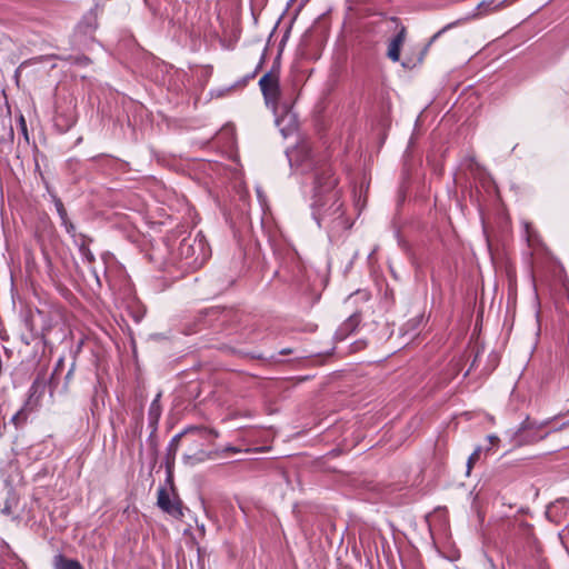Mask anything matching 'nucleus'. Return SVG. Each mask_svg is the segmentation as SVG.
I'll list each match as a JSON object with an SVG mask.
<instances>
[{"instance_id": "f257e3e1", "label": "nucleus", "mask_w": 569, "mask_h": 569, "mask_svg": "<svg viewBox=\"0 0 569 569\" xmlns=\"http://www.w3.org/2000/svg\"><path fill=\"white\" fill-rule=\"evenodd\" d=\"M338 180L331 168L321 169L315 179L313 218L319 227L325 228L330 237L350 228L345 217L343 204L336 190Z\"/></svg>"}, {"instance_id": "f03ea898", "label": "nucleus", "mask_w": 569, "mask_h": 569, "mask_svg": "<svg viewBox=\"0 0 569 569\" xmlns=\"http://www.w3.org/2000/svg\"><path fill=\"white\" fill-rule=\"evenodd\" d=\"M179 256L190 268L201 267L210 256L204 237L199 232L196 237L184 238L178 248Z\"/></svg>"}, {"instance_id": "7ed1b4c3", "label": "nucleus", "mask_w": 569, "mask_h": 569, "mask_svg": "<svg viewBox=\"0 0 569 569\" xmlns=\"http://www.w3.org/2000/svg\"><path fill=\"white\" fill-rule=\"evenodd\" d=\"M259 87L266 104L272 108L276 113L281 96L279 72L273 68L269 72L264 73L259 80Z\"/></svg>"}, {"instance_id": "20e7f679", "label": "nucleus", "mask_w": 569, "mask_h": 569, "mask_svg": "<svg viewBox=\"0 0 569 569\" xmlns=\"http://www.w3.org/2000/svg\"><path fill=\"white\" fill-rule=\"evenodd\" d=\"M507 2L508 0H483L481 1L478 6H477V12L473 13L472 16L470 17H467L465 18V20H468L470 18H478V17H483V16H487L489 13H492L499 9H502L507 6ZM461 21H463V19L461 20H457V21H453V22H450L448 24H446L442 29H440L433 37H432V40L437 39L438 37H440L442 33H445L447 30L458 26Z\"/></svg>"}, {"instance_id": "39448f33", "label": "nucleus", "mask_w": 569, "mask_h": 569, "mask_svg": "<svg viewBox=\"0 0 569 569\" xmlns=\"http://www.w3.org/2000/svg\"><path fill=\"white\" fill-rule=\"evenodd\" d=\"M157 505L162 511L167 512L173 518L180 519L183 517L180 499L177 497L171 499L168 490L163 487L158 489Z\"/></svg>"}, {"instance_id": "423d86ee", "label": "nucleus", "mask_w": 569, "mask_h": 569, "mask_svg": "<svg viewBox=\"0 0 569 569\" xmlns=\"http://www.w3.org/2000/svg\"><path fill=\"white\" fill-rule=\"evenodd\" d=\"M47 388V381L44 377L38 376L30 389H29V396L26 401L27 407L37 409L40 406L41 398L43 397Z\"/></svg>"}, {"instance_id": "0eeeda50", "label": "nucleus", "mask_w": 569, "mask_h": 569, "mask_svg": "<svg viewBox=\"0 0 569 569\" xmlns=\"http://www.w3.org/2000/svg\"><path fill=\"white\" fill-rule=\"evenodd\" d=\"M276 124L283 137H288L297 130L296 117L290 111H286L282 117L277 118Z\"/></svg>"}, {"instance_id": "6e6552de", "label": "nucleus", "mask_w": 569, "mask_h": 569, "mask_svg": "<svg viewBox=\"0 0 569 569\" xmlns=\"http://www.w3.org/2000/svg\"><path fill=\"white\" fill-rule=\"evenodd\" d=\"M406 29L402 27L401 30L391 39L388 46L387 56L393 62L400 59V49L405 42Z\"/></svg>"}, {"instance_id": "1a4fd4ad", "label": "nucleus", "mask_w": 569, "mask_h": 569, "mask_svg": "<svg viewBox=\"0 0 569 569\" xmlns=\"http://www.w3.org/2000/svg\"><path fill=\"white\" fill-rule=\"evenodd\" d=\"M53 567L54 569H83L78 560L66 558L61 553L54 556Z\"/></svg>"}, {"instance_id": "9d476101", "label": "nucleus", "mask_w": 569, "mask_h": 569, "mask_svg": "<svg viewBox=\"0 0 569 569\" xmlns=\"http://www.w3.org/2000/svg\"><path fill=\"white\" fill-rule=\"evenodd\" d=\"M361 322L360 313H352L339 328L338 333L342 337L353 332Z\"/></svg>"}, {"instance_id": "9b49d317", "label": "nucleus", "mask_w": 569, "mask_h": 569, "mask_svg": "<svg viewBox=\"0 0 569 569\" xmlns=\"http://www.w3.org/2000/svg\"><path fill=\"white\" fill-rule=\"evenodd\" d=\"M161 392H159L149 407L148 418L151 425H157L161 416L160 406Z\"/></svg>"}, {"instance_id": "f8f14e48", "label": "nucleus", "mask_w": 569, "mask_h": 569, "mask_svg": "<svg viewBox=\"0 0 569 569\" xmlns=\"http://www.w3.org/2000/svg\"><path fill=\"white\" fill-rule=\"evenodd\" d=\"M33 410V408L27 407V403L24 402L23 407L12 416L11 422L16 426V428L23 426L28 420L29 413Z\"/></svg>"}, {"instance_id": "ddd939ff", "label": "nucleus", "mask_w": 569, "mask_h": 569, "mask_svg": "<svg viewBox=\"0 0 569 569\" xmlns=\"http://www.w3.org/2000/svg\"><path fill=\"white\" fill-rule=\"evenodd\" d=\"M36 315L41 317V318H44L43 312L37 309L36 313L30 312L29 316H27L26 319H24L26 326L30 330V332L32 333L33 337H38L39 336L38 331L34 328V323H33Z\"/></svg>"}, {"instance_id": "4468645a", "label": "nucleus", "mask_w": 569, "mask_h": 569, "mask_svg": "<svg viewBox=\"0 0 569 569\" xmlns=\"http://www.w3.org/2000/svg\"><path fill=\"white\" fill-rule=\"evenodd\" d=\"M52 198H53V202H54V207L57 209V212H58V214H59V217L61 219V222H66V220L69 219V218H68L67 210H66L61 199L58 198L57 196H53Z\"/></svg>"}, {"instance_id": "2eb2a0df", "label": "nucleus", "mask_w": 569, "mask_h": 569, "mask_svg": "<svg viewBox=\"0 0 569 569\" xmlns=\"http://www.w3.org/2000/svg\"><path fill=\"white\" fill-rule=\"evenodd\" d=\"M181 437H182V433H178V435H176L171 439V441H170V443L168 445V448H167V450H168V458L172 457V459H174V456H176V452L178 450V445H179V441H180Z\"/></svg>"}, {"instance_id": "dca6fc26", "label": "nucleus", "mask_w": 569, "mask_h": 569, "mask_svg": "<svg viewBox=\"0 0 569 569\" xmlns=\"http://www.w3.org/2000/svg\"><path fill=\"white\" fill-rule=\"evenodd\" d=\"M89 246L90 244H87V246L80 248L79 252L84 261H87L88 263H92V262H94L96 258H94L93 253L91 252Z\"/></svg>"}, {"instance_id": "f3484780", "label": "nucleus", "mask_w": 569, "mask_h": 569, "mask_svg": "<svg viewBox=\"0 0 569 569\" xmlns=\"http://www.w3.org/2000/svg\"><path fill=\"white\" fill-rule=\"evenodd\" d=\"M73 242L78 249H80L87 244H90L91 239L83 233H79L76 238H73Z\"/></svg>"}, {"instance_id": "a211bd4d", "label": "nucleus", "mask_w": 569, "mask_h": 569, "mask_svg": "<svg viewBox=\"0 0 569 569\" xmlns=\"http://www.w3.org/2000/svg\"><path fill=\"white\" fill-rule=\"evenodd\" d=\"M533 428H535V425L527 419L526 421L522 422L521 427L519 428L518 436L520 438H526L527 437L526 433L530 429H533Z\"/></svg>"}, {"instance_id": "6ab92c4d", "label": "nucleus", "mask_w": 569, "mask_h": 569, "mask_svg": "<svg viewBox=\"0 0 569 569\" xmlns=\"http://www.w3.org/2000/svg\"><path fill=\"white\" fill-rule=\"evenodd\" d=\"M62 226L64 227L66 231L68 234H70L73 238H76L79 233L76 231V227L74 224L69 220L67 219L66 222H61Z\"/></svg>"}, {"instance_id": "aec40b11", "label": "nucleus", "mask_w": 569, "mask_h": 569, "mask_svg": "<svg viewBox=\"0 0 569 569\" xmlns=\"http://www.w3.org/2000/svg\"><path fill=\"white\" fill-rule=\"evenodd\" d=\"M62 363H63V359H59V361H58V363H57V366H56V368H54V370H53V372H52V375L50 377L49 383H50V395L51 396H52V392H53V390H52V388H53L52 387L53 380H54L56 376L58 375L59 368L62 366Z\"/></svg>"}, {"instance_id": "412c9836", "label": "nucleus", "mask_w": 569, "mask_h": 569, "mask_svg": "<svg viewBox=\"0 0 569 569\" xmlns=\"http://www.w3.org/2000/svg\"><path fill=\"white\" fill-rule=\"evenodd\" d=\"M480 448L476 449L468 459V469L471 468V465L479 458Z\"/></svg>"}, {"instance_id": "4be33fe9", "label": "nucleus", "mask_w": 569, "mask_h": 569, "mask_svg": "<svg viewBox=\"0 0 569 569\" xmlns=\"http://www.w3.org/2000/svg\"><path fill=\"white\" fill-rule=\"evenodd\" d=\"M261 64H262V60L258 63L256 69L250 74L246 76L244 81H243L244 83L256 77V74L258 73L259 69L261 68Z\"/></svg>"}, {"instance_id": "5701e85b", "label": "nucleus", "mask_w": 569, "mask_h": 569, "mask_svg": "<svg viewBox=\"0 0 569 569\" xmlns=\"http://www.w3.org/2000/svg\"><path fill=\"white\" fill-rule=\"evenodd\" d=\"M20 124H21V131L23 132V134L26 136V139H28V134H27V126H26V121H24V118L21 116L20 117Z\"/></svg>"}, {"instance_id": "b1692460", "label": "nucleus", "mask_w": 569, "mask_h": 569, "mask_svg": "<svg viewBox=\"0 0 569 569\" xmlns=\"http://www.w3.org/2000/svg\"><path fill=\"white\" fill-rule=\"evenodd\" d=\"M50 330V326H43L42 329H41V333H40V337L42 338L43 342L46 343V336H47V332Z\"/></svg>"}, {"instance_id": "393cba45", "label": "nucleus", "mask_w": 569, "mask_h": 569, "mask_svg": "<svg viewBox=\"0 0 569 569\" xmlns=\"http://www.w3.org/2000/svg\"><path fill=\"white\" fill-rule=\"evenodd\" d=\"M545 436H533L530 439H527L528 442H533L543 439Z\"/></svg>"}, {"instance_id": "a878e982", "label": "nucleus", "mask_w": 569, "mask_h": 569, "mask_svg": "<svg viewBox=\"0 0 569 569\" xmlns=\"http://www.w3.org/2000/svg\"><path fill=\"white\" fill-rule=\"evenodd\" d=\"M250 358H253V359H266L262 355H254V353H251L249 355Z\"/></svg>"}, {"instance_id": "bb28decb", "label": "nucleus", "mask_w": 569, "mask_h": 569, "mask_svg": "<svg viewBox=\"0 0 569 569\" xmlns=\"http://www.w3.org/2000/svg\"><path fill=\"white\" fill-rule=\"evenodd\" d=\"M279 353L280 355H290L291 350L290 349H282Z\"/></svg>"}, {"instance_id": "cd10ccee", "label": "nucleus", "mask_w": 569, "mask_h": 569, "mask_svg": "<svg viewBox=\"0 0 569 569\" xmlns=\"http://www.w3.org/2000/svg\"><path fill=\"white\" fill-rule=\"evenodd\" d=\"M72 376V369L69 370V372L66 376V379L69 380Z\"/></svg>"}, {"instance_id": "c85d7f7f", "label": "nucleus", "mask_w": 569, "mask_h": 569, "mask_svg": "<svg viewBox=\"0 0 569 569\" xmlns=\"http://www.w3.org/2000/svg\"><path fill=\"white\" fill-rule=\"evenodd\" d=\"M88 62H89V59L87 57L81 58V63H86L87 64Z\"/></svg>"}, {"instance_id": "c756f323", "label": "nucleus", "mask_w": 569, "mask_h": 569, "mask_svg": "<svg viewBox=\"0 0 569 569\" xmlns=\"http://www.w3.org/2000/svg\"><path fill=\"white\" fill-rule=\"evenodd\" d=\"M489 440L492 442V441H495V440H498V438H497V437H495V436H489Z\"/></svg>"}, {"instance_id": "7c9ffc66", "label": "nucleus", "mask_w": 569, "mask_h": 569, "mask_svg": "<svg viewBox=\"0 0 569 569\" xmlns=\"http://www.w3.org/2000/svg\"><path fill=\"white\" fill-rule=\"evenodd\" d=\"M10 136L13 137V130L10 128Z\"/></svg>"}]
</instances>
